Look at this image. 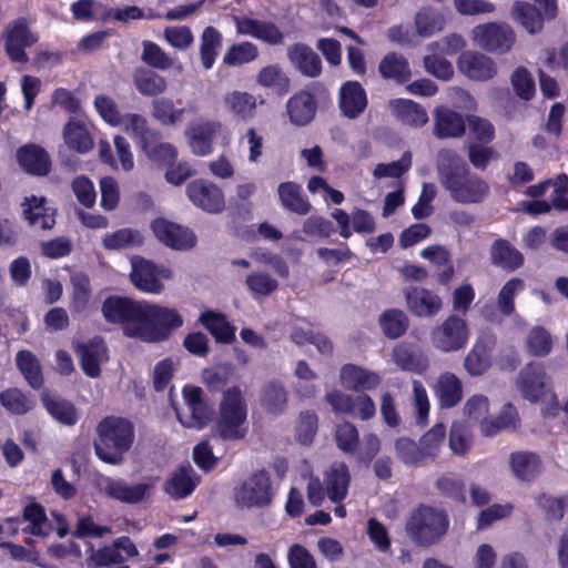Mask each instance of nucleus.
<instances>
[{"label": "nucleus", "instance_id": "f257e3e1", "mask_svg": "<svg viewBox=\"0 0 568 568\" xmlns=\"http://www.w3.org/2000/svg\"><path fill=\"white\" fill-rule=\"evenodd\" d=\"M94 106L102 120L111 126H122L136 148L151 161L171 163L178 155V149L162 141V132L152 128L149 120L139 113L121 114L115 101L104 94L94 98Z\"/></svg>", "mask_w": 568, "mask_h": 568}, {"label": "nucleus", "instance_id": "f03ea898", "mask_svg": "<svg viewBox=\"0 0 568 568\" xmlns=\"http://www.w3.org/2000/svg\"><path fill=\"white\" fill-rule=\"evenodd\" d=\"M436 173L440 186L460 204H480L490 195L489 183L473 172L456 151L442 149L437 154Z\"/></svg>", "mask_w": 568, "mask_h": 568}, {"label": "nucleus", "instance_id": "7ed1b4c3", "mask_svg": "<svg viewBox=\"0 0 568 568\" xmlns=\"http://www.w3.org/2000/svg\"><path fill=\"white\" fill-rule=\"evenodd\" d=\"M203 376L210 392H223L215 422L219 437L229 442L244 439L248 433L247 405L241 387L235 385L225 389L229 383L226 371L205 369Z\"/></svg>", "mask_w": 568, "mask_h": 568}, {"label": "nucleus", "instance_id": "20e7f679", "mask_svg": "<svg viewBox=\"0 0 568 568\" xmlns=\"http://www.w3.org/2000/svg\"><path fill=\"white\" fill-rule=\"evenodd\" d=\"M134 425L120 416H105L97 425L93 447L97 457L109 465H121L134 442Z\"/></svg>", "mask_w": 568, "mask_h": 568}, {"label": "nucleus", "instance_id": "39448f33", "mask_svg": "<svg viewBox=\"0 0 568 568\" xmlns=\"http://www.w3.org/2000/svg\"><path fill=\"white\" fill-rule=\"evenodd\" d=\"M183 325L184 318L176 308L145 301L140 325L128 327L125 336L144 343H162L169 341Z\"/></svg>", "mask_w": 568, "mask_h": 568}, {"label": "nucleus", "instance_id": "423d86ee", "mask_svg": "<svg viewBox=\"0 0 568 568\" xmlns=\"http://www.w3.org/2000/svg\"><path fill=\"white\" fill-rule=\"evenodd\" d=\"M449 525V516L445 509L420 504L410 513L405 529L415 545L430 547L444 539Z\"/></svg>", "mask_w": 568, "mask_h": 568}, {"label": "nucleus", "instance_id": "0eeeda50", "mask_svg": "<svg viewBox=\"0 0 568 568\" xmlns=\"http://www.w3.org/2000/svg\"><path fill=\"white\" fill-rule=\"evenodd\" d=\"M273 497L271 475L264 468L253 471L234 491L236 504L245 508L267 507Z\"/></svg>", "mask_w": 568, "mask_h": 568}, {"label": "nucleus", "instance_id": "6e6552de", "mask_svg": "<svg viewBox=\"0 0 568 568\" xmlns=\"http://www.w3.org/2000/svg\"><path fill=\"white\" fill-rule=\"evenodd\" d=\"M469 335L466 320L450 314L442 324L432 329L430 342L436 349L443 353H454L467 345Z\"/></svg>", "mask_w": 568, "mask_h": 568}, {"label": "nucleus", "instance_id": "1a4fd4ad", "mask_svg": "<svg viewBox=\"0 0 568 568\" xmlns=\"http://www.w3.org/2000/svg\"><path fill=\"white\" fill-rule=\"evenodd\" d=\"M145 301L126 296L109 295L101 305V313L109 324L121 325L123 333L131 326L140 325Z\"/></svg>", "mask_w": 568, "mask_h": 568}, {"label": "nucleus", "instance_id": "9d476101", "mask_svg": "<svg viewBox=\"0 0 568 568\" xmlns=\"http://www.w3.org/2000/svg\"><path fill=\"white\" fill-rule=\"evenodd\" d=\"M473 39L481 49L503 54L513 48L516 34L505 22H487L474 28Z\"/></svg>", "mask_w": 568, "mask_h": 568}, {"label": "nucleus", "instance_id": "9b49d317", "mask_svg": "<svg viewBox=\"0 0 568 568\" xmlns=\"http://www.w3.org/2000/svg\"><path fill=\"white\" fill-rule=\"evenodd\" d=\"M151 230L160 243L172 250L187 251L196 245V235L192 230L165 217L154 219Z\"/></svg>", "mask_w": 568, "mask_h": 568}, {"label": "nucleus", "instance_id": "f8f14e48", "mask_svg": "<svg viewBox=\"0 0 568 568\" xmlns=\"http://www.w3.org/2000/svg\"><path fill=\"white\" fill-rule=\"evenodd\" d=\"M325 398L336 414H349L362 420H368L376 414L374 400L365 393L353 396L341 390H333L327 393Z\"/></svg>", "mask_w": 568, "mask_h": 568}, {"label": "nucleus", "instance_id": "ddd939ff", "mask_svg": "<svg viewBox=\"0 0 568 568\" xmlns=\"http://www.w3.org/2000/svg\"><path fill=\"white\" fill-rule=\"evenodd\" d=\"M182 394L184 403L190 410V417L186 422H183L178 414L180 422L189 428H205L214 419L215 410L213 405L203 398L202 388L185 385L182 389Z\"/></svg>", "mask_w": 568, "mask_h": 568}, {"label": "nucleus", "instance_id": "4468645a", "mask_svg": "<svg viewBox=\"0 0 568 568\" xmlns=\"http://www.w3.org/2000/svg\"><path fill=\"white\" fill-rule=\"evenodd\" d=\"M516 385L526 400L537 403L548 393L550 378L542 365L529 363L520 369Z\"/></svg>", "mask_w": 568, "mask_h": 568}, {"label": "nucleus", "instance_id": "2eb2a0df", "mask_svg": "<svg viewBox=\"0 0 568 568\" xmlns=\"http://www.w3.org/2000/svg\"><path fill=\"white\" fill-rule=\"evenodd\" d=\"M189 200L207 213H221L225 207L224 193L215 183L197 179L186 186Z\"/></svg>", "mask_w": 568, "mask_h": 568}, {"label": "nucleus", "instance_id": "dca6fc26", "mask_svg": "<svg viewBox=\"0 0 568 568\" xmlns=\"http://www.w3.org/2000/svg\"><path fill=\"white\" fill-rule=\"evenodd\" d=\"M153 484L138 483L128 484L122 478L103 477L100 483V490L109 498L124 503L139 504L151 493Z\"/></svg>", "mask_w": 568, "mask_h": 568}, {"label": "nucleus", "instance_id": "f3484780", "mask_svg": "<svg viewBox=\"0 0 568 568\" xmlns=\"http://www.w3.org/2000/svg\"><path fill=\"white\" fill-rule=\"evenodd\" d=\"M139 555L136 546L128 536L116 538L112 545L103 546L89 557L90 565L94 567L124 566V561Z\"/></svg>", "mask_w": 568, "mask_h": 568}, {"label": "nucleus", "instance_id": "a211bd4d", "mask_svg": "<svg viewBox=\"0 0 568 568\" xmlns=\"http://www.w3.org/2000/svg\"><path fill=\"white\" fill-rule=\"evenodd\" d=\"M37 39L30 32L24 19H19L6 30L4 50L12 62L27 63L29 58L26 49L30 48Z\"/></svg>", "mask_w": 568, "mask_h": 568}, {"label": "nucleus", "instance_id": "6ab92c4d", "mask_svg": "<svg viewBox=\"0 0 568 568\" xmlns=\"http://www.w3.org/2000/svg\"><path fill=\"white\" fill-rule=\"evenodd\" d=\"M235 28L239 34L250 36L268 45H281L284 43V33L270 20L236 17Z\"/></svg>", "mask_w": 568, "mask_h": 568}, {"label": "nucleus", "instance_id": "aec40b11", "mask_svg": "<svg viewBox=\"0 0 568 568\" xmlns=\"http://www.w3.org/2000/svg\"><path fill=\"white\" fill-rule=\"evenodd\" d=\"M407 310L417 317H434L443 308L442 297L433 291L420 286L404 290Z\"/></svg>", "mask_w": 568, "mask_h": 568}, {"label": "nucleus", "instance_id": "412c9836", "mask_svg": "<svg viewBox=\"0 0 568 568\" xmlns=\"http://www.w3.org/2000/svg\"><path fill=\"white\" fill-rule=\"evenodd\" d=\"M496 346V337L485 333L474 343L464 359V367L470 376H480L491 366V353Z\"/></svg>", "mask_w": 568, "mask_h": 568}, {"label": "nucleus", "instance_id": "4be33fe9", "mask_svg": "<svg viewBox=\"0 0 568 568\" xmlns=\"http://www.w3.org/2000/svg\"><path fill=\"white\" fill-rule=\"evenodd\" d=\"M108 346L101 336H94L87 343H80L75 347L81 369L91 378H97L101 375L100 362L108 359Z\"/></svg>", "mask_w": 568, "mask_h": 568}, {"label": "nucleus", "instance_id": "5701e85b", "mask_svg": "<svg viewBox=\"0 0 568 568\" xmlns=\"http://www.w3.org/2000/svg\"><path fill=\"white\" fill-rule=\"evenodd\" d=\"M222 124L219 121H202L191 124L185 135L193 154L206 156L213 152V143Z\"/></svg>", "mask_w": 568, "mask_h": 568}, {"label": "nucleus", "instance_id": "b1692460", "mask_svg": "<svg viewBox=\"0 0 568 568\" xmlns=\"http://www.w3.org/2000/svg\"><path fill=\"white\" fill-rule=\"evenodd\" d=\"M317 101L315 95L306 90L295 92L286 102V113L295 126H306L316 115Z\"/></svg>", "mask_w": 568, "mask_h": 568}, {"label": "nucleus", "instance_id": "393cba45", "mask_svg": "<svg viewBox=\"0 0 568 568\" xmlns=\"http://www.w3.org/2000/svg\"><path fill=\"white\" fill-rule=\"evenodd\" d=\"M458 68L467 78L488 81L497 74L495 61L480 52L466 51L458 59Z\"/></svg>", "mask_w": 568, "mask_h": 568}, {"label": "nucleus", "instance_id": "a878e982", "mask_svg": "<svg viewBox=\"0 0 568 568\" xmlns=\"http://www.w3.org/2000/svg\"><path fill=\"white\" fill-rule=\"evenodd\" d=\"M465 131L466 120L463 114L444 105L435 109L433 134L437 139L460 138Z\"/></svg>", "mask_w": 568, "mask_h": 568}, {"label": "nucleus", "instance_id": "bb28decb", "mask_svg": "<svg viewBox=\"0 0 568 568\" xmlns=\"http://www.w3.org/2000/svg\"><path fill=\"white\" fill-rule=\"evenodd\" d=\"M22 217L30 226L39 225L42 230H52L55 225V209L47 205L44 196H27L21 203Z\"/></svg>", "mask_w": 568, "mask_h": 568}, {"label": "nucleus", "instance_id": "cd10ccee", "mask_svg": "<svg viewBox=\"0 0 568 568\" xmlns=\"http://www.w3.org/2000/svg\"><path fill=\"white\" fill-rule=\"evenodd\" d=\"M491 265L505 272H515L525 264L524 254L508 240L499 237L489 247Z\"/></svg>", "mask_w": 568, "mask_h": 568}, {"label": "nucleus", "instance_id": "c85d7f7f", "mask_svg": "<svg viewBox=\"0 0 568 568\" xmlns=\"http://www.w3.org/2000/svg\"><path fill=\"white\" fill-rule=\"evenodd\" d=\"M287 58L302 75L317 78L322 73L320 55L305 43L298 42L288 47Z\"/></svg>", "mask_w": 568, "mask_h": 568}, {"label": "nucleus", "instance_id": "c756f323", "mask_svg": "<svg viewBox=\"0 0 568 568\" xmlns=\"http://www.w3.org/2000/svg\"><path fill=\"white\" fill-rule=\"evenodd\" d=\"M338 105L348 119L358 118L367 106V95L358 81H347L339 89Z\"/></svg>", "mask_w": 568, "mask_h": 568}, {"label": "nucleus", "instance_id": "7c9ffc66", "mask_svg": "<svg viewBox=\"0 0 568 568\" xmlns=\"http://www.w3.org/2000/svg\"><path fill=\"white\" fill-rule=\"evenodd\" d=\"M394 363L405 372L422 374L428 368L429 361L426 355L409 342L396 344L392 352Z\"/></svg>", "mask_w": 568, "mask_h": 568}, {"label": "nucleus", "instance_id": "2f4dec72", "mask_svg": "<svg viewBox=\"0 0 568 568\" xmlns=\"http://www.w3.org/2000/svg\"><path fill=\"white\" fill-rule=\"evenodd\" d=\"M351 475L344 462L334 463L324 474L327 497L333 503L343 501L348 493Z\"/></svg>", "mask_w": 568, "mask_h": 568}, {"label": "nucleus", "instance_id": "473e14b6", "mask_svg": "<svg viewBox=\"0 0 568 568\" xmlns=\"http://www.w3.org/2000/svg\"><path fill=\"white\" fill-rule=\"evenodd\" d=\"M130 278L142 292L160 293L163 290V284L159 280V266L149 260L140 258L133 262Z\"/></svg>", "mask_w": 568, "mask_h": 568}, {"label": "nucleus", "instance_id": "72a5a7b5", "mask_svg": "<svg viewBox=\"0 0 568 568\" xmlns=\"http://www.w3.org/2000/svg\"><path fill=\"white\" fill-rule=\"evenodd\" d=\"M339 377L346 388L356 392L372 390L381 384L377 373L354 364H345L341 368Z\"/></svg>", "mask_w": 568, "mask_h": 568}, {"label": "nucleus", "instance_id": "f704fd0d", "mask_svg": "<svg viewBox=\"0 0 568 568\" xmlns=\"http://www.w3.org/2000/svg\"><path fill=\"white\" fill-rule=\"evenodd\" d=\"M199 484V477L191 466H182L164 483V491L173 499L190 496Z\"/></svg>", "mask_w": 568, "mask_h": 568}, {"label": "nucleus", "instance_id": "c9c22d12", "mask_svg": "<svg viewBox=\"0 0 568 568\" xmlns=\"http://www.w3.org/2000/svg\"><path fill=\"white\" fill-rule=\"evenodd\" d=\"M19 164L29 173L44 176L50 172L51 161L48 152L36 144L21 146L17 152Z\"/></svg>", "mask_w": 568, "mask_h": 568}, {"label": "nucleus", "instance_id": "e433bc0d", "mask_svg": "<svg viewBox=\"0 0 568 568\" xmlns=\"http://www.w3.org/2000/svg\"><path fill=\"white\" fill-rule=\"evenodd\" d=\"M199 321L211 333L216 343L232 344L235 341L236 328L226 318V315L212 310L201 313Z\"/></svg>", "mask_w": 568, "mask_h": 568}, {"label": "nucleus", "instance_id": "4c0bfd02", "mask_svg": "<svg viewBox=\"0 0 568 568\" xmlns=\"http://www.w3.org/2000/svg\"><path fill=\"white\" fill-rule=\"evenodd\" d=\"M434 393L442 408H453L463 399V385L455 374L445 372L439 375Z\"/></svg>", "mask_w": 568, "mask_h": 568}, {"label": "nucleus", "instance_id": "58836bf2", "mask_svg": "<svg viewBox=\"0 0 568 568\" xmlns=\"http://www.w3.org/2000/svg\"><path fill=\"white\" fill-rule=\"evenodd\" d=\"M420 256L433 265L442 267L435 273L436 282L439 285H448L455 275V266L452 262L450 252L440 245H430L422 250Z\"/></svg>", "mask_w": 568, "mask_h": 568}, {"label": "nucleus", "instance_id": "ea45409f", "mask_svg": "<svg viewBox=\"0 0 568 568\" xmlns=\"http://www.w3.org/2000/svg\"><path fill=\"white\" fill-rule=\"evenodd\" d=\"M132 80L135 89L143 97H154L155 99L168 89L166 79L146 67L135 68Z\"/></svg>", "mask_w": 568, "mask_h": 568}, {"label": "nucleus", "instance_id": "a19ab883", "mask_svg": "<svg viewBox=\"0 0 568 568\" xmlns=\"http://www.w3.org/2000/svg\"><path fill=\"white\" fill-rule=\"evenodd\" d=\"M515 477L521 481H532L542 470L540 456L532 452H515L509 457Z\"/></svg>", "mask_w": 568, "mask_h": 568}, {"label": "nucleus", "instance_id": "79ce46f5", "mask_svg": "<svg viewBox=\"0 0 568 568\" xmlns=\"http://www.w3.org/2000/svg\"><path fill=\"white\" fill-rule=\"evenodd\" d=\"M511 16L530 34L539 33L544 29V22L552 20L544 17V12L536 4L526 1H516Z\"/></svg>", "mask_w": 568, "mask_h": 568}, {"label": "nucleus", "instance_id": "37998d69", "mask_svg": "<svg viewBox=\"0 0 568 568\" xmlns=\"http://www.w3.org/2000/svg\"><path fill=\"white\" fill-rule=\"evenodd\" d=\"M378 72L384 80H392L398 84H404L412 78L408 60L397 52L384 55L378 64Z\"/></svg>", "mask_w": 568, "mask_h": 568}, {"label": "nucleus", "instance_id": "c03bdc74", "mask_svg": "<svg viewBox=\"0 0 568 568\" xmlns=\"http://www.w3.org/2000/svg\"><path fill=\"white\" fill-rule=\"evenodd\" d=\"M16 365L28 385L39 390L44 385L42 365L39 358L29 349H21L16 355Z\"/></svg>", "mask_w": 568, "mask_h": 568}, {"label": "nucleus", "instance_id": "a18cd8bd", "mask_svg": "<svg viewBox=\"0 0 568 568\" xmlns=\"http://www.w3.org/2000/svg\"><path fill=\"white\" fill-rule=\"evenodd\" d=\"M44 408L58 423L65 426H74L80 418L75 405L64 398H52L48 394L41 396Z\"/></svg>", "mask_w": 568, "mask_h": 568}, {"label": "nucleus", "instance_id": "49530a36", "mask_svg": "<svg viewBox=\"0 0 568 568\" xmlns=\"http://www.w3.org/2000/svg\"><path fill=\"white\" fill-rule=\"evenodd\" d=\"M390 104L396 118L404 124L422 128L428 122L426 110L413 100L396 99Z\"/></svg>", "mask_w": 568, "mask_h": 568}, {"label": "nucleus", "instance_id": "de8ad7c7", "mask_svg": "<svg viewBox=\"0 0 568 568\" xmlns=\"http://www.w3.org/2000/svg\"><path fill=\"white\" fill-rule=\"evenodd\" d=\"M200 59L205 70H211L222 48L223 36L213 26L204 28L200 39Z\"/></svg>", "mask_w": 568, "mask_h": 568}, {"label": "nucleus", "instance_id": "09e8293b", "mask_svg": "<svg viewBox=\"0 0 568 568\" xmlns=\"http://www.w3.org/2000/svg\"><path fill=\"white\" fill-rule=\"evenodd\" d=\"M378 325L387 338L397 339L406 334L409 318L400 308H388L379 315Z\"/></svg>", "mask_w": 568, "mask_h": 568}, {"label": "nucleus", "instance_id": "8fccbe9b", "mask_svg": "<svg viewBox=\"0 0 568 568\" xmlns=\"http://www.w3.org/2000/svg\"><path fill=\"white\" fill-rule=\"evenodd\" d=\"M184 108H175L170 98H155L151 102V115L162 126H174L183 121Z\"/></svg>", "mask_w": 568, "mask_h": 568}, {"label": "nucleus", "instance_id": "3c124183", "mask_svg": "<svg viewBox=\"0 0 568 568\" xmlns=\"http://www.w3.org/2000/svg\"><path fill=\"white\" fill-rule=\"evenodd\" d=\"M277 191L284 209L300 215L310 213L312 205L303 197L302 189L298 184L294 182H283L278 185Z\"/></svg>", "mask_w": 568, "mask_h": 568}, {"label": "nucleus", "instance_id": "603ef678", "mask_svg": "<svg viewBox=\"0 0 568 568\" xmlns=\"http://www.w3.org/2000/svg\"><path fill=\"white\" fill-rule=\"evenodd\" d=\"M72 286L70 308L73 313H82L87 310L92 296L91 281L87 273L75 272L70 276Z\"/></svg>", "mask_w": 568, "mask_h": 568}, {"label": "nucleus", "instance_id": "864d4df0", "mask_svg": "<svg viewBox=\"0 0 568 568\" xmlns=\"http://www.w3.org/2000/svg\"><path fill=\"white\" fill-rule=\"evenodd\" d=\"M224 102L240 121H250L256 114V99L248 92L233 91L225 95Z\"/></svg>", "mask_w": 568, "mask_h": 568}, {"label": "nucleus", "instance_id": "5fc2aeb1", "mask_svg": "<svg viewBox=\"0 0 568 568\" xmlns=\"http://www.w3.org/2000/svg\"><path fill=\"white\" fill-rule=\"evenodd\" d=\"M518 420L516 406L507 403L496 417H484L480 423V429L485 436H495L501 430L515 427Z\"/></svg>", "mask_w": 568, "mask_h": 568}, {"label": "nucleus", "instance_id": "6e6d98bb", "mask_svg": "<svg viewBox=\"0 0 568 568\" xmlns=\"http://www.w3.org/2000/svg\"><path fill=\"white\" fill-rule=\"evenodd\" d=\"M65 144L79 153H87L93 146L94 142L85 125L79 121L70 120L63 129Z\"/></svg>", "mask_w": 568, "mask_h": 568}, {"label": "nucleus", "instance_id": "4d7b16f0", "mask_svg": "<svg viewBox=\"0 0 568 568\" xmlns=\"http://www.w3.org/2000/svg\"><path fill=\"white\" fill-rule=\"evenodd\" d=\"M287 403V392L280 381L267 382L261 392V405L272 414H280Z\"/></svg>", "mask_w": 568, "mask_h": 568}, {"label": "nucleus", "instance_id": "13d9d810", "mask_svg": "<svg viewBox=\"0 0 568 568\" xmlns=\"http://www.w3.org/2000/svg\"><path fill=\"white\" fill-rule=\"evenodd\" d=\"M0 404L13 415H24L36 406L34 400L18 387L0 392Z\"/></svg>", "mask_w": 568, "mask_h": 568}, {"label": "nucleus", "instance_id": "bf43d9fd", "mask_svg": "<svg viewBox=\"0 0 568 568\" xmlns=\"http://www.w3.org/2000/svg\"><path fill=\"white\" fill-rule=\"evenodd\" d=\"M260 55L256 44L251 41L233 43L223 57V63L229 67H241L255 61Z\"/></svg>", "mask_w": 568, "mask_h": 568}, {"label": "nucleus", "instance_id": "052dcab7", "mask_svg": "<svg viewBox=\"0 0 568 568\" xmlns=\"http://www.w3.org/2000/svg\"><path fill=\"white\" fill-rule=\"evenodd\" d=\"M256 82L263 88H275L281 95L286 94L291 85L290 78L283 72L280 64L263 67L256 75Z\"/></svg>", "mask_w": 568, "mask_h": 568}, {"label": "nucleus", "instance_id": "680f3d73", "mask_svg": "<svg viewBox=\"0 0 568 568\" xmlns=\"http://www.w3.org/2000/svg\"><path fill=\"white\" fill-rule=\"evenodd\" d=\"M435 488L438 493L458 504H466V485L465 481L456 475L444 474L435 481Z\"/></svg>", "mask_w": 568, "mask_h": 568}, {"label": "nucleus", "instance_id": "e2e57ef3", "mask_svg": "<svg viewBox=\"0 0 568 568\" xmlns=\"http://www.w3.org/2000/svg\"><path fill=\"white\" fill-rule=\"evenodd\" d=\"M22 520L29 521V526L23 528V532L38 537L48 535V530L44 529L48 517L44 507L40 503L32 501L28 504L23 508Z\"/></svg>", "mask_w": 568, "mask_h": 568}, {"label": "nucleus", "instance_id": "0e129e2a", "mask_svg": "<svg viewBox=\"0 0 568 568\" xmlns=\"http://www.w3.org/2000/svg\"><path fill=\"white\" fill-rule=\"evenodd\" d=\"M143 236L138 230L124 227L106 234L103 240V246L106 250H124L143 244Z\"/></svg>", "mask_w": 568, "mask_h": 568}, {"label": "nucleus", "instance_id": "69168bd1", "mask_svg": "<svg viewBox=\"0 0 568 568\" xmlns=\"http://www.w3.org/2000/svg\"><path fill=\"white\" fill-rule=\"evenodd\" d=\"M71 11L77 20L91 21L100 19L106 21L112 16V9L93 0H78L72 3Z\"/></svg>", "mask_w": 568, "mask_h": 568}, {"label": "nucleus", "instance_id": "338daca9", "mask_svg": "<svg viewBox=\"0 0 568 568\" xmlns=\"http://www.w3.org/2000/svg\"><path fill=\"white\" fill-rule=\"evenodd\" d=\"M141 60L152 69L169 70L173 67V59L151 40L142 41Z\"/></svg>", "mask_w": 568, "mask_h": 568}, {"label": "nucleus", "instance_id": "774afa93", "mask_svg": "<svg viewBox=\"0 0 568 568\" xmlns=\"http://www.w3.org/2000/svg\"><path fill=\"white\" fill-rule=\"evenodd\" d=\"M526 345L530 355L545 357L552 349V336L544 326H534L527 335Z\"/></svg>", "mask_w": 568, "mask_h": 568}]
</instances>
